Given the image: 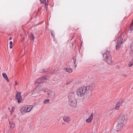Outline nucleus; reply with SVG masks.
I'll list each match as a JSON object with an SVG mask.
<instances>
[{"mask_svg": "<svg viewBox=\"0 0 133 133\" xmlns=\"http://www.w3.org/2000/svg\"><path fill=\"white\" fill-rule=\"evenodd\" d=\"M73 61L74 62V64H75L76 63V59L75 58H73Z\"/></svg>", "mask_w": 133, "mask_h": 133, "instance_id": "30", "label": "nucleus"}, {"mask_svg": "<svg viewBox=\"0 0 133 133\" xmlns=\"http://www.w3.org/2000/svg\"><path fill=\"white\" fill-rule=\"evenodd\" d=\"M12 39V37H10L9 38V40H11Z\"/></svg>", "mask_w": 133, "mask_h": 133, "instance_id": "38", "label": "nucleus"}, {"mask_svg": "<svg viewBox=\"0 0 133 133\" xmlns=\"http://www.w3.org/2000/svg\"><path fill=\"white\" fill-rule=\"evenodd\" d=\"M108 51L107 50L103 55L104 60L106 62L108 63Z\"/></svg>", "mask_w": 133, "mask_h": 133, "instance_id": "12", "label": "nucleus"}, {"mask_svg": "<svg viewBox=\"0 0 133 133\" xmlns=\"http://www.w3.org/2000/svg\"><path fill=\"white\" fill-rule=\"evenodd\" d=\"M46 79V78L45 77L42 76L37 79L35 83H39L44 82Z\"/></svg>", "mask_w": 133, "mask_h": 133, "instance_id": "11", "label": "nucleus"}, {"mask_svg": "<svg viewBox=\"0 0 133 133\" xmlns=\"http://www.w3.org/2000/svg\"><path fill=\"white\" fill-rule=\"evenodd\" d=\"M12 41H10V45H12Z\"/></svg>", "mask_w": 133, "mask_h": 133, "instance_id": "34", "label": "nucleus"}, {"mask_svg": "<svg viewBox=\"0 0 133 133\" xmlns=\"http://www.w3.org/2000/svg\"><path fill=\"white\" fill-rule=\"evenodd\" d=\"M18 83L17 81H15V85H18Z\"/></svg>", "mask_w": 133, "mask_h": 133, "instance_id": "32", "label": "nucleus"}, {"mask_svg": "<svg viewBox=\"0 0 133 133\" xmlns=\"http://www.w3.org/2000/svg\"><path fill=\"white\" fill-rule=\"evenodd\" d=\"M123 125V124L118 123V124L116 126L114 127V130L116 131H120Z\"/></svg>", "mask_w": 133, "mask_h": 133, "instance_id": "9", "label": "nucleus"}, {"mask_svg": "<svg viewBox=\"0 0 133 133\" xmlns=\"http://www.w3.org/2000/svg\"><path fill=\"white\" fill-rule=\"evenodd\" d=\"M29 36L30 39L34 40L35 38V36H34L33 34H30L29 35Z\"/></svg>", "mask_w": 133, "mask_h": 133, "instance_id": "22", "label": "nucleus"}, {"mask_svg": "<svg viewBox=\"0 0 133 133\" xmlns=\"http://www.w3.org/2000/svg\"><path fill=\"white\" fill-rule=\"evenodd\" d=\"M10 108H8L9 110H10Z\"/></svg>", "mask_w": 133, "mask_h": 133, "instance_id": "39", "label": "nucleus"}, {"mask_svg": "<svg viewBox=\"0 0 133 133\" xmlns=\"http://www.w3.org/2000/svg\"><path fill=\"white\" fill-rule=\"evenodd\" d=\"M111 58V55L110 54L109 52V64H111L112 63Z\"/></svg>", "mask_w": 133, "mask_h": 133, "instance_id": "18", "label": "nucleus"}, {"mask_svg": "<svg viewBox=\"0 0 133 133\" xmlns=\"http://www.w3.org/2000/svg\"><path fill=\"white\" fill-rule=\"evenodd\" d=\"M124 119V117L123 115H120L119 116L117 119V122L118 123L123 124Z\"/></svg>", "mask_w": 133, "mask_h": 133, "instance_id": "6", "label": "nucleus"}, {"mask_svg": "<svg viewBox=\"0 0 133 133\" xmlns=\"http://www.w3.org/2000/svg\"><path fill=\"white\" fill-rule=\"evenodd\" d=\"M2 75L4 78L8 82H9L6 73H3L2 74Z\"/></svg>", "mask_w": 133, "mask_h": 133, "instance_id": "20", "label": "nucleus"}, {"mask_svg": "<svg viewBox=\"0 0 133 133\" xmlns=\"http://www.w3.org/2000/svg\"><path fill=\"white\" fill-rule=\"evenodd\" d=\"M15 109V108L14 107H12L11 108V110L10 112H11V114L14 112Z\"/></svg>", "mask_w": 133, "mask_h": 133, "instance_id": "25", "label": "nucleus"}, {"mask_svg": "<svg viewBox=\"0 0 133 133\" xmlns=\"http://www.w3.org/2000/svg\"><path fill=\"white\" fill-rule=\"evenodd\" d=\"M48 1H47V2H45V7L46 9H48Z\"/></svg>", "mask_w": 133, "mask_h": 133, "instance_id": "27", "label": "nucleus"}, {"mask_svg": "<svg viewBox=\"0 0 133 133\" xmlns=\"http://www.w3.org/2000/svg\"><path fill=\"white\" fill-rule=\"evenodd\" d=\"M10 48L11 49L12 48V45H10Z\"/></svg>", "mask_w": 133, "mask_h": 133, "instance_id": "35", "label": "nucleus"}, {"mask_svg": "<svg viewBox=\"0 0 133 133\" xmlns=\"http://www.w3.org/2000/svg\"><path fill=\"white\" fill-rule=\"evenodd\" d=\"M113 113H110V114L109 115V118H112L113 117Z\"/></svg>", "mask_w": 133, "mask_h": 133, "instance_id": "28", "label": "nucleus"}, {"mask_svg": "<svg viewBox=\"0 0 133 133\" xmlns=\"http://www.w3.org/2000/svg\"><path fill=\"white\" fill-rule=\"evenodd\" d=\"M70 95H72L73 96H74V94L73 92H71L70 93Z\"/></svg>", "mask_w": 133, "mask_h": 133, "instance_id": "33", "label": "nucleus"}, {"mask_svg": "<svg viewBox=\"0 0 133 133\" xmlns=\"http://www.w3.org/2000/svg\"><path fill=\"white\" fill-rule=\"evenodd\" d=\"M122 75L124 78H126L127 77V75L124 74H122Z\"/></svg>", "mask_w": 133, "mask_h": 133, "instance_id": "29", "label": "nucleus"}, {"mask_svg": "<svg viewBox=\"0 0 133 133\" xmlns=\"http://www.w3.org/2000/svg\"><path fill=\"white\" fill-rule=\"evenodd\" d=\"M26 108L25 106H23L21 109L20 110L21 113L23 114L24 115L26 113Z\"/></svg>", "mask_w": 133, "mask_h": 133, "instance_id": "14", "label": "nucleus"}, {"mask_svg": "<svg viewBox=\"0 0 133 133\" xmlns=\"http://www.w3.org/2000/svg\"><path fill=\"white\" fill-rule=\"evenodd\" d=\"M26 108V110L27 112H30L32 109L33 106L32 105H30L28 106L27 105H25Z\"/></svg>", "mask_w": 133, "mask_h": 133, "instance_id": "17", "label": "nucleus"}, {"mask_svg": "<svg viewBox=\"0 0 133 133\" xmlns=\"http://www.w3.org/2000/svg\"><path fill=\"white\" fill-rule=\"evenodd\" d=\"M130 48L131 49V51L133 52V42L131 45Z\"/></svg>", "mask_w": 133, "mask_h": 133, "instance_id": "26", "label": "nucleus"}, {"mask_svg": "<svg viewBox=\"0 0 133 133\" xmlns=\"http://www.w3.org/2000/svg\"><path fill=\"white\" fill-rule=\"evenodd\" d=\"M77 103L76 99L75 98H74L73 99L69 100V104L72 108L76 107L77 105Z\"/></svg>", "mask_w": 133, "mask_h": 133, "instance_id": "4", "label": "nucleus"}, {"mask_svg": "<svg viewBox=\"0 0 133 133\" xmlns=\"http://www.w3.org/2000/svg\"><path fill=\"white\" fill-rule=\"evenodd\" d=\"M16 98L17 100L18 103H20L22 100L21 93L20 92H17L16 94Z\"/></svg>", "mask_w": 133, "mask_h": 133, "instance_id": "7", "label": "nucleus"}, {"mask_svg": "<svg viewBox=\"0 0 133 133\" xmlns=\"http://www.w3.org/2000/svg\"><path fill=\"white\" fill-rule=\"evenodd\" d=\"M94 116V114L92 113L90 116L86 120V121L88 123H90L92 120Z\"/></svg>", "mask_w": 133, "mask_h": 133, "instance_id": "16", "label": "nucleus"}, {"mask_svg": "<svg viewBox=\"0 0 133 133\" xmlns=\"http://www.w3.org/2000/svg\"><path fill=\"white\" fill-rule=\"evenodd\" d=\"M44 90V89L42 90V89L41 87V86L39 84H38L37 86L35 88L32 94H33V93L35 92L38 93L42 91H43V90Z\"/></svg>", "mask_w": 133, "mask_h": 133, "instance_id": "5", "label": "nucleus"}, {"mask_svg": "<svg viewBox=\"0 0 133 133\" xmlns=\"http://www.w3.org/2000/svg\"><path fill=\"white\" fill-rule=\"evenodd\" d=\"M69 96H70V95H69Z\"/></svg>", "mask_w": 133, "mask_h": 133, "instance_id": "40", "label": "nucleus"}, {"mask_svg": "<svg viewBox=\"0 0 133 133\" xmlns=\"http://www.w3.org/2000/svg\"><path fill=\"white\" fill-rule=\"evenodd\" d=\"M75 68H76L77 66V64L76 63L75 64Z\"/></svg>", "mask_w": 133, "mask_h": 133, "instance_id": "37", "label": "nucleus"}, {"mask_svg": "<svg viewBox=\"0 0 133 133\" xmlns=\"http://www.w3.org/2000/svg\"><path fill=\"white\" fill-rule=\"evenodd\" d=\"M49 100L48 99H46L45 100L43 103L45 104H47L49 103Z\"/></svg>", "mask_w": 133, "mask_h": 133, "instance_id": "24", "label": "nucleus"}, {"mask_svg": "<svg viewBox=\"0 0 133 133\" xmlns=\"http://www.w3.org/2000/svg\"><path fill=\"white\" fill-rule=\"evenodd\" d=\"M63 120L65 122L69 123L70 121V117L68 116H65L63 117Z\"/></svg>", "mask_w": 133, "mask_h": 133, "instance_id": "15", "label": "nucleus"}, {"mask_svg": "<svg viewBox=\"0 0 133 133\" xmlns=\"http://www.w3.org/2000/svg\"><path fill=\"white\" fill-rule=\"evenodd\" d=\"M129 29V30L130 31H132L133 30V20L132 21V23L131 24Z\"/></svg>", "mask_w": 133, "mask_h": 133, "instance_id": "21", "label": "nucleus"}, {"mask_svg": "<svg viewBox=\"0 0 133 133\" xmlns=\"http://www.w3.org/2000/svg\"><path fill=\"white\" fill-rule=\"evenodd\" d=\"M41 3H44L46 0H39Z\"/></svg>", "mask_w": 133, "mask_h": 133, "instance_id": "31", "label": "nucleus"}, {"mask_svg": "<svg viewBox=\"0 0 133 133\" xmlns=\"http://www.w3.org/2000/svg\"><path fill=\"white\" fill-rule=\"evenodd\" d=\"M124 35L122 34L121 36V37L119 38L116 46V49L117 50L121 46L123 39L122 37H124Z\"/></svg>", "mask_w": 133, "mask_h": 133, "instance_id": "2", "label": "nucleus"}, {"mask_svg": "<svg viewBox=\"0 0 133 133\" xmlns=\"http://www.w3.org/2000/svg\"><path fill=\"white\" fill-rule=\"evenodd\" d=\"M128 65V66L130 67H131L133 65V57L132 61L129 63Z\"/></svg>", "mask_w": 133, "mask_h": 133, "instance_id": "23", "label": "nucleus"}, {"mask_svg": "<svg viewBox=\"0 0 133 133\" xmlns=\"http://www.w3.org/2000/svg\"><path fill=\"white\" fill-rule=\"evenodd\" d=\"M48 70L46 69H43L41 71H40V72L41 73H45L46 74H55L56 73V71L55 70L52 71L50 72L49 73V72L48 71Z\"/></svg>", "mask_w": 133, "mask_h": 133, "instance_id": "8", "label": "nucleus"}, {"mask_svg": "<svg viewBox=\"0 0 133 133\" xmlns=\"http://www.w3.org/2000/svg\"><path fill=\"white\" fill-rule=\"evenodd\" d=\"M91 90H92V89L91 88L90 86H88L87 87H82L79 88L77 90V93L79 97H82L85 94L87 91Z\"/></svg>", "mask_w": 133, "mask_h": 133, "instance_id": "1", "label": "nucleus"}, {"mask_svg": "<svg viewBox=\"0 0 133 133\" xmlns=\"http://www.w3.org/2000/svg\"><path fill=\"white\" fill-rule=\"evenodd\" d=\"M54 34H51V35L52 37H54Z\"/></svg>", "mask_w": 133, "mask_h": 133, "instance_id": "36", "label": "nucleus"}, {"mask_svg": "<svg viewBox=\"0 0 133 133\" xmlns=\"http://www.w3.org/2000/svg\"><path fill=\"white\" fill-rule=\"evenodd\" d=\"M124 101L122 100L118 101L117 103L116 104L115 109L116 110H118L119 109V107L122 104L123 102Z\"/></svg>", "mask_w": 133, "mask_h": 133, "instance_id": "10", "label": "nucleus"}, {"mask_svg": "<svg viewBox=\"0 0 133 133\" xmlns=\"http://www.w3.org/2000/svg\"><path fill=\"white\" fill-rule=\"evenodd\" d=\"M65 70L66 71L69 73H71L72 71V69L69 68H66L65 69Z\"/></svg>", "mask_w": 133, "mask_h": 133, "instance_id": "19", "label": "nucleus"}, {"mask_svg": "<svg viewBox=\"0 0 133 133\" xmlns=\"http://www.w3.org/2000/svg\"><path fill=\"white\" fill-rule=\"evenodd\" d=\"M43 91L45 93L48 92L47 94L48 97L49 98L54 97L55 95V93L54 92L52 91H49V89H47L43 90Z\"/></svg>", "mask_w": 133, "mask_h": 133, "instance_id": "3", "label": "nucleus"}, {"mask_svg": "<svg viewBox=\"0 0 133 133\" xmlns=\"http://www.w3.org/2000/svg\"><path fill=\"white\" fill-rule=\"evenodd\" d=\"M9 126L10 130H12L15 126V122L12 121L11 120L9 121Z\"/></svg>", "mask_w": 133, "mask_h": 133, "instance_id": "13", "label": "nucleus"}]
</instances>
